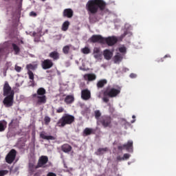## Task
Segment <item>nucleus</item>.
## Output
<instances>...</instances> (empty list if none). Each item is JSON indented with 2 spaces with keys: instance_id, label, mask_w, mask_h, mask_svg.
<instances>
[{
  "instance_id": "nucleus-26",
  "label": "nucleus",
  "mask_w": 176,
  "mask_h": 176,
  "mask_svg": "<svg viewBox=\"0 0 176 176\" xmlns=\"http://www.w3.org/2000/svg\"><path fill=\"white\" fill-rule=\"evenodd\" d=\"M8 122L5 120L0 121V132L2 133L4 130H6Z\"/></svg>"
},
{
  "instance_id": "nucleus-21",
  "label": "nucleus",
  "mask_w": 176,
  "mask_h": 176,
  "mask_svg": "<svg viewBox=\"0 0 176 176\" xmlns=\"http://www.w3.org/2000/svg\"><path fill=\"white\" fill-rule=\"evenodd\" d=\"M123 147L125 148V149L128 152H133V141L132 140L128 141L126 144H123Z\"/></svg>"
},
{
  "instance_id": "nucleus-6",
  "label": "nucleus",
  "mask_w": 176,
  "mask_h": 176,
  "mask_svg": "<svg viewBox=\"0 0 176 176\" xmlns=\"http://www.w3.org/2000/svg\"><path fill=\"white\" fill-rule=\"evenodd\" d=\"M6 97L3 100V104L6 108H10V107H13V104L14 102V93L12 92L10 95L6 96Z\"/></svg>"
},
{
  "instance_id": "nucleus-31",
  "label": "nucleus",
  "mask_w": 176,
  "mask_h": 176,
  "mask_svg": "<svg viewBox=\"0 0 176 176\" xmlns=\"http://www.w3.org/2000/svg\"><path fill=\"white\" fill-rule=\"evenodd\" d=\"M71 47H72V45H69L63 47V52L64 54H68L69 53V50L71 49Z\"/></svg>"
},
{
  "instance_id": "nucleus-12",
  "label": "nucleus",
  "mask_w": 176,
  "mask_h": 176,
  "mask_svg": "<svg viewBox=\"0 0 176 176\" xmlns=\"http://www.w3.org/2000/svg\"><path fill=\"white\" fill-rule=\"evenodd\" d=\"M81 98L85 101L91 98V92L88 89H82L81 91Z\"/></svg>"
},
{
  "instance_id": "nucleus-4",
  "label": "nucleus",
  "mask_w": 176,
  "mask_h": 176,
  "mask_svg": "<svg viewBox=\"0 0 176 176\" xmlns=\"http://www.w3.org/2000/svg\"><path fill=\"white\" fill-rule=\"evenodd\" d=\"M75 122V116L69 114L65 113L63 116L58 120L56 123L58 127H65L67 125L72 124Z\"/></svg>"
},
{
  "instance_id": "nucleus-47",
  "label": "nucleus",
  "mask_w": 176,
  "mask_h": 176,
  "mask_svg": "<svg viewBox=\"0 0 176 176\" xmlns=\"http://www.w3.org/2000/svg\"><path fill=\"white\" fill-rule=\"evenodd\" d=\"M125 148L123 146H118V151H123Z\"/></svg>"
},
{
  "instance_id": "nucleus-42",
  "label": "nucleus",
  "mask_w": 176,
  "mask_h": 176,
  "mask_svg": "<svg viewBox=\"0 0 176 176\" xmlns=\"http://www.w3.org/2000/svg\"><path fill=\"white\" fill-rule=\"evenodd\" d=\"M15 71H16V72H21V67L16 65Z\"/></svg>"
},
{
  "instance_id": "nucleus-50",
  "label": "nucleus",
  "mask_w": 176,
  "mask_h": 176,
  "mask_svg": "<svg viewBox=\"0 0 176 176\" xmlns=\"http://www.w3.org/2000/svg\"><path fill=\"white\" fill-rule=\"evenodd\" d=\"M133 119H135V116H132Z\"/></svg>"
},
{
  "instance_id": "nucleus-35",
  "label": "nucleus",
  "mask_w": 176,
  "mask_h": 176,
  "mask_svg": "<svg viewBox=\"0 0 176 176\" xmlns=\"http://www.w3.org/2000/svg\"><path fill=\"white\" fill-rule=\"evenodd\" d=\"M28 75L29 76V79H30V82H34V72L31 70H28Z\"/></svg>"
},
{
  "instance_id": "nucleus-38",
  "label": "nucleus",
  "mask_w": 176,
  "mask_h": 176,
  "mask_svg": "<svg viewBox=\"0 0 176 176\" xmlns=\"http://www.w3.org/2000/svg\"><path fill=\"white\" fill-rule=\"evenodd\" d=\"M51 118L49 116H45L44 118L45 124L46 126L49 125V123H50Z\"/></svg>"
},
{
  "instance_id": "nucleus-15",
  "label": "nucleus",
  "mask_w": 176,
  "mask_h": 176,
  "mask_svg": "<svg viewBox=\"0 0 176 176\" xmlns=\"http://www.w3.org/2000/svg\"><path fill=\"white\" fill-rule=\"evenodd\" d=\"M49 57L52 58L53 61H57L60 59V54L57 51H53L50 53Z\"/></svg>"
},
{
  "instance_id": "nucleus-9",
  "label": "nucleus",
  "mask_w": 176,
  "mask_h": 176,
  "mask_svg": "<svg viewBox=\"0 0 176 176\" xmlns=\"http://www.w3.org/2000/svg\"><path fill=\"white\" fill-rule=\"evenodd\" d=\"M104 45L107 43L108 46H113V45H116V43H118V37L115 36H109L107 38H104Z\"/></svg>"
},
{
  "instance_id": "nucleus-37",
  "label": "nucleus",
  "mask_w": 176,
  "mask_h": 176,
  "mask_svg": "<svg viewBox=\"0 0 176 176\" xmlns=\"http://www.w3.org/2000/svg\"><path fill=\"white\" fill-rule=\"evenodd\" d=\"M13 124L14 126H17L19 124V120L17 118H14L11 120L9 126Z\"/></svg>"
},
{
  "instance_id": "nucleus-43",
  "label": "nucleus",
  "mask_w": 176,
  "mask_h": 176,
  "mask_svg": "<svg viewBox=\"0 0 176 176\" xmlns=\"http://www.w3.org/2000/svg\"><path fill=\"white\" fill-rule=\"evenodd\" d=\"M30 16H33L34 17H36L37 14H36V12H34V11H32L30 13Z\"/></svg>"
},
{
  "instance_id": "nucleus-30",
  "label": "nucleus",
  "mask_w": 176,
  "mask_h": 176,
  "mask_svg": "<svg viewBox=\"0 0 176 176\" xmlns=\"http://www.w3.org/2000/svg\"><path fill=\"white\" fill-rule=\"evenodd\" d=\"M95 113V118L97 120V123H98L100 119H101V111L100 110H96L94 111Z\"/></svg>"
},
{
  "instance_id": "nucleus-27",
  "label": "nucleus",
  "mask_w": 176,
  "mask_h": 176,
  "mask_svg": "<svg viewBox=\"0 0 176 176\" xmlns=\"http://www.w3.org/2000/svg\"><path fill=\"white\" fill-rule=\"evenodd\" d=\"M108 151V148H100L98 149L97 152L96 153V155L98 156H100L101 155H104L105 152Z\"/></svg>"
},
{
  "instance_id": "nucleus-52",
  "label": "nucleus",
  "mask_w": 176,
  "mask_h": 176,
  "mask_svg": "<svg viewBox=\"0 0 176 176\" xmlns=\"http://www.w3.org/2000/svg\"><path fill=\"white\" fill-rule=\"evenodd\" d=\"M161 61H163V59H161Z\"/></svg>"
},
{
  "instance_id": "nucleus-22",
  "label": "nucleus",
  "mask_w": 176,
  "mask_h": 176,
  "mask_svg": "<svg viewBox=\"0 0 176 176\" xmlns=\"http://www.w3.org/2000/svg\"><path fill=\"white\" fill-rule=\"evenodd\" d=\"M64 101H65V104H67L68 105L69 104H72V102H74V101H75V98H74V96H72V95H68L65 97Z\"/></svg>"
},
{
  "instance_id": "nucleus-24",
  "label": "nucleus",
  "mask_w": 176,
  "mask_h": 176,
  "mask_svg": "<svg viewBox=\"0 0 176 176\" xmlns=\"http://www.w3.org/2000/svg\"><path fill=\"white\" fill-rule=\"evenodd\" d=\"M94 56L95 58H100V57H101V51L100 50V48L95 47L94 49Z\"/></svg>"
},
{
  "instance_id": "nucleus-11",
  "label": "nucleus",
  "mask_w": 176,
  "mask_h": 176,
  "mask_svg": "<svg viewBox=\"0 0 176 176\" xmlns=\"http://www.w3.org/2000/svg\"><path fill=\"white\" fill-rule=\"evenodd\" d=\"M54 65V63H53V60L51 59H45L41 62L43 69H50Z\"/></svg>"
},
{
  "instance_id": "nucleus-51",
  "label": "nucleus",
  "mask_w": 176,
  "mask_h": 176,
  "mask_svg": "<svg viewBox=\"0 0 176 176\" xmlns=\"http://www.w3.org/2000/svg\"><path fill=\"white\" fill-rule=\"evenodd\" d=\"M134 122H135V120H133V121H131V123H134Z\"/></svg>"
},
{
  "instance_id": "nucleus-48",
  "label": "nucleus",
  "mask_w": 176,
  "mask_h": 176,
  "mask_svg": "<svg viewBox=\"0 0 176 176\" xmlns=\"http://www.w3.org/2000/svg\"><path fill=\"white\" fill-rule=\"evenodd\" d=\"M167 57H168V58H170V57H171L170 55H165L164 56V58H167Z\"/></svg>"
},
{
  "instance_id": "nucleus-36",
  "label": "nucleus",
  "mask_w": 176,
  "mask_h": 176,
  "mask_svg": "<svg viewBox=\"0 0 176 176\" xmlns=\"http://www.w3.org/2000/svg\"><path fill=\"white\" fill-rule=\"evenodd\" d=\"M81 52L83 54H89V53H90V48L85 47L81 50Z\"/></svg>"
},
{
  "instance_id": "nucleus-16",
  "label": "nucleus",
  "mask_w": 176,
  "mask_h": 176,
  "mask_svg": "<svg viewBox=\"0 0 176 176\" xmlns=\"http://www.w3.org/2000/svg\"><path fill=\"white\" fill-rule=\"evenodd\" d=\"M40 138L43 140H47V141H54V140H56V138H54V136L46 135V133L43 131L40 133Z\"/></svg>"
},
{
  "instance_id": "nucleus-2",
  "label": "nucleus",
  "mask_w": 176,
  "mask_h": 176,
  "mask_svg": "<svg viewBox=\"0 0 176 176\" xmlns=\"http://www.w3.org/2000/svg\"><path fill=\"white\" fill-rule=\"evenodd\" d=\"M46 89L43 87H40L37 89L36 93L32 95V98L36 102V105H42L46 104L47 98H46Z\"/></svg>"
},
{
  "instance_id": "nucleus-7",
  "label": "nucleus",
  "mask_w": 176,
  "mask_h": 176,
  "mask_svg": "<svg viewBox=\"0 0 176 176\" xmlns=\"http://www.w3.org/2000/svg\"><path fill=\"white\" fill-rule=\"evenodd\" d=\"M16 156H17V151L12 148L10 151V152L6 156V162L8 164H12L14 160L16 159Z\"/></svg>"
},
{
  "instance_id": "nucleus-10",
  "label": "nucleus",
  "mask_w": 176,
  "mask_h": 176,
  "mask_svg": "<svg viewBox=\"0 0 176 176\" xmlns=\"http://www.w3.org/2000/svg\"><path fill=\"white\" fill-rule=\"evenodd\" d=\"M3 96H10L12 93H14V91L12 89V87L10 85H9V82L8 81L5 82V84L3 85Z\"/></svg>"
},
{
  "instance_id": "nucleus-54",
  "label": "nucleus",
  "mask_w": 176,
  "mask_h": 176,
  "mask_svg": "<svg viewBox=\"0 0 176 176\" xmlns=\"http://www.w3.org/2000/svg\"><path fill=\"white\" fill-rule=\"evenodd\" d=\"M47 72H49V71H47Z\"/></svg>"
},
{
  "instance_id": "nucleus-29",
  "label": "nucleus",
  "mask_w": 176,
  "mask_h": 176,
  "mask_svg": "<svg viewBox=\"0 0 176 176\" xmlns=\"http://www.w3.org/2000/svg\"><path fill=\"white\" fill-rule=\"evenodd\" d=\"M12 46L14 52V54H19V53H20V47H19V45H16L15 43H12Z\"/></svg>"
},
{
  "instance_id": "nucleus-44",
  "label": "nucleus",
  "mask_w": 176,
  "mask_h": 176,
  "mask_svg": "<svg viewBox=\"0 0 176 176\" xmlns=\"http://www.w3.org/2000/svg\"><path fill=\"white\" fill-rule=\"evenodd\" d=\"M47 176H57V175L54 173L50 172L47 174Z\"/></svg>"
},
{
  "instance_id": "nucleus-33",
  "label": "nucleus",
  "mask_w": 176,
  "mask_h": 176,
  "mask_svg": "<svg viewBox=\"0 0 176 176\" xmlns=\"http://www.w3.org/2000/svg\"><path fill=\"white\" fill-rule=\"evenodd\" d=\"M26 67L28 71H30V69H36V68H38V64H34V65L29 64V65H27Z\"/></svg>"
},
{
  "instance_id": "nucleus-18",
  "label": "nucleus",
  "mask_w": 176,
  "mask_h": 176,
  "mask_svg": "<svg viewBox=\"0 0 176 176\" xmlns=\"http://www.w3.org/2000/svg\"><path fill=\"white\" fill-rule=\"evenodd\" d=\"M84 79H85V80H89V82H91L97 79V76H96V74H87L84 76Z\"/></svg>"
},
{
  "instance_id": "nucleus-46",
  "label": "nucleus",
  "mask_w": 176,
  "mask_h": 176,
  "mask_svg": "<svg viewBox=\"0 0 176 176\" xmlns=\"http://www.w3.org/2000/svg\"><path fill=\"white\" fill-rule=\"evenodd\" d=\"M130 78H137V74L132 73L130 74Z\"/></svg>"
},
{
  "instance_id": "nucleus-45",
  "label": "nucleus",
  "mask_w": 176,
  "mask_h": 176,
  "mask_svg": "<svg viewBox=\"0 0 176 176\" xmlns=\"http://www.w3.org/2000/svg\"><path fill=\"white\" fill-rule=\"evenodd\" d=\"M117 160H118V162H122V160H124L123 157H120V156L119 155V156L117 157Z\"/></svg>"
},
{
  "instance_id": "nucleus-49",
  "label": "nucleus",
  "mask_w": 176,
  "mask_h": 176,
  "mask_svg": "<svg viewBox=\"0 0 176 176\" xmlns=\"http://www.w3.org/2000/svg\"><path fill=\"white\" fill-rule=\"evenodd\" d=\"M126 35H127V34L124 32V34H122V36H126Z\"/></svg>"
},
{
  "instance_id": "nucleus-13",
  "label": "nucleus",
  "mask_w": 176,
  "mask_h": 176,
  "mask_svg": "<svg viewBox=\"0 0 176 176\" xmlns=\"http://www.w3.org/2000/svg\"><path fill=\"white\" fill-rule=\"evenodd\" d=\"M49 162V157H47V156L46 155H42L41 157H40L38 162V167H43V168H45V167H46V166H45V164H46L47 162Z\"/></svg>"
},
{
  "instance_id": "nucleus-28",
  "label": "nucleus",
  "mask_w": 176,
  "mask_h": 176,
  "mask_svg": "<svg viewBox=\"0 0 176 176\" xmlns=\"http://www.w3.org/2000/svg\"><path fill=\"white\" fill-rule=\"evenodd\" d=\"M69 24L68 21H65L62 25V31H67L69 28Z\"/></svg>"
},
{
  "instance_id": "nucleus-40",
  "label": "nucleus",
  "mask_w": 176,
  "mask_h": 176,
  "mask_svg": "<svg viewBox=\"0 0 176 176\" xmlns=\"http://www.w3.org/2000/svg\"><path fill=\"white\" fill-rule=\"evenodd\" d=\"M64 111H65L64 107H58L56 109V113H63V112H64Z\"/></svg>"
},
{
  "instance_id": "nucleus-34",
  "label": "nucleus",
  "mask_w": 176,
  "mask_h": 176,
  "mask_svg": "<svg viewBox=\"0 0 176 176\" xmlns=\"http://www.w3.org/2000/svg\"><path fill=\"white\" fill-rule=\"evenodd\" d=\"M118 50L120 53H122L121 54H123V56L127 53V48H126V47H120Z\"/></svg>"
},
{
  "instance_id": "nucleus-5",
  "label": "nucleus",
  "mask_w": 176,
  "mask_h": 176,
  "mask_svg": "<svg viewBox=\"0 0 176 176\" xmlns=\"http://www.w3.org/2000/svg\"><path fill=\"white\" fill-rule=\"evenodd\" d=\"M98 124H102V126L107 129V127H112V118L109 116H102L99 119V122H97Z\"/></svg>"
},
{
  "instance_id": "nucleus-53",
  "label": "nucleus",
  "mask_w": 176,
  "mask_h": 176,
  "mask_svg": "<svg viewBox=\"0 0 176 176\" xmlns=\"http://www.w3.org/2000/svg\"><path fill=\"white\" fill-rule=\"evenodd\" d=\"M4 1H9V0H4Z\"/></svg>"
},
{
  "instance_id": "nucleus-32",
  "label": "nucleus",
  "mask_w": 176,
  "mask_h": 176,
  "mask_svg": "<svg viewBox=\"0 0 176 176\" xmlns=\"http://www.w3.org/2000/svg\"><path fill=\"white\" fill-rule=\"evenodd\" d=\"M36 168H39V166H38V165L36 166H35V165H34V164H29V169H30V171H31V173H34V171H35V170H36Z\"/></svg>"
},
{
  "instance_id": "nucleus-17",
  "label": "nucleus",
  "mask_w": 176,
  "mask_h": 176,
  "mask_svg": "<svg viewBox=\"0 0 176 176\" xmlns=\"http://www.w3.org/2000/svg\"><path fill=\"white\" fill-rule=\"evenodd\" d=\"M61 150L65 153H69L72 151V146L68 144H64L61 146Z\"/></svg>"
},
{
  "instance_id": "nucleus-3",
  "label": "nucleus",
  "mask_w": 176,
  "mask_h": 176,
  "mask_svg": "<svg viewBox=\"0 0 176 176\" xmlns=\"http://www.w3.org/2000/svg\"><path fill=\"white\" fill-rule=\"evenodd\" d=\"M121 90L122 88H120V87H118V89L107 87L103 92L102 100L104 102H109V98H108V97H110L111 98L117 97L118 94H120Z\"/></svg>"
},
{
  "instance_id": "nucleus-23",
  "label": "nucleus",
  "mask_w": 176,
  "mask_h": 176,
  "mask_svg": "<svg viewBox=\"0 0 176 176\" xmlns=\"http://www.w3.org/2000/svg\"><path fill=\"white\" fill-rule=\"evenodd\" d=\"M108 83V81L105 79H102V80H99L98 82H97V87L98 89H102V87H104V85H107Z\"/></svg>"
},
{
  "instance_id": "nucleus-1",
  "label": "nucleus",
  "mask_w": 176,
  "mask_h": 176,
  "mask_svg": "<svg viewBox=\"0 0 176 176\" xmlns=\"http://www.w3.org/2000/svg\"><path fill=\"white\" fill-rule=\"evenodd\" d=\"M107 3L103 0H89L86 4L88 14H97L98 11L105 10Z\"/></svg>"
},
{
  "instance_id": "nucleus-39",
  "label": "nucleus",
  "mask_w": 176,
  "mask_h": 176,
  "mask_svg": "<svg viewBox=\"0 0 176 176\" xmlns=\"http://www.w3.org/2000/svg\"><path fill=\"white\" fill-rule=\"evenodd\" d=\"M9 170H0V176H4L6 175V174H8Z\"/></svg>"
},
{
  "instance_id": "nucleus-19",
  "label": "nucleus",
  "mask_w": 176,
  "mask_h": 176,
  "mask_svg": "<svg viewBox=\"0 0 176 176\" xmlns=\"http://www.w3.org/2000/svg\"><path fill=\"white\" fill-rule=\"evenodd\" d=\"M103 56L106 60H111V58H112V56H113V53L109 50H104L103 52Z\"/></svg>"
},
{
  "instance_id": "nucleus-8",
  "label": "nucleus",
  "mask_w": 176,
  "mask_h": 176,
  "mask_svg": "<svg viewBox=\"0 0 176 176\" xmlns=\"http://www.w3.org/2000/svg\"><path fill=\"white\" fill-rule=\"evenodd\" d=\"M104 38L100 34H94L90 38L91 43H101L104 45Z\"/></svg>"
},
{
  "instance_id": "nucleus-14",
  "label": "nucleus",
  "mask_w": 176,
  "mask_h": 176,
  "mask_svg": "<svg viewBox=\"0 0 176 176\" xmlns=\"http://www.w3.org/2000/svg\"><path fill=\"white\" fill-rule=\"evenodd\" d=\"M63 17L65 19H72L74 17V10L71 8H66L63 12Z\"/></svg>"
},
{
  "instance_id": "nucleus-41",
  "label": "nucleus",
  "mask_w": 176,
  "mask_h": 176,
  "mask_svg": "<svg viewBox=\"0 0 176 176\" xmlns=\"http://www.w3.org/2000/svg\"><path fill=\"white\" fill-rule=\"evenodd\" d=\"M122 158L124 159V160H128V159H130V154L129 153L124 154Z\"/></svg>"
},
{
  "instance_id": "nucleus-20",
  "label": "nucleus",
  "mask_w": 176,
  "mask_h": 176,
  "mask_svg": "<svg viewBox=\"0 0 176 176\" xmlns=\"http://www.w3.org/2000/svg\"><path fill=\"white\" fill-rule=\"evenodd\" d=\"M124 55L118 52L113 58L115 64H119V63L122 62V60H123Z\"/></svg>"
},
{
  "instance_id": "nucleus-25",
  "label": "nucleus",
  "mask_w": 176,
  "mask_h": 176,
  "mask_svg": "<svg viewBox=\"0 0 176 176\" xmlns=\"http://www.w3.org/2000/svg\"><path fill=\"white\" fill-rule=\"evenodd\" d=\"M83 133L85 135H91V134H95L96 131L91 128H85Z\"/></svg>"
}]
</instances>
